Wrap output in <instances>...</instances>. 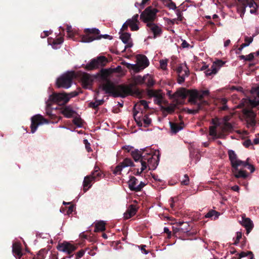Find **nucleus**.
Here are the masks:
<instances>
[{
    "instance_id": "f257e3e1",
    "label": "nucleus",
    "mask_w": 259,
    "mask_h": 259,
    "mask_svg": "<svg viewBox=\"0 0 259 259\" xmlns=\"http://www.w3.org/2000/svg\"><path fill=\"white\" fill-rule=\"evenodd\" d=\"M100 91H104L105 94L114 98H124L128 95L137 94V92L134 90L133 85L131 84L128 85H116L109 79L103 76L99 85V89L96 91V99L99 96Z\"/></svg>"
},
{
    "instance_id": "f03ea898",
    "label": "nucleus",
    "mask_w": 259,
    "mask_h": 259,
    "mask_svg": "<svg viewBox=\"0 0 259 259\" xmlns=\"http://www.w3.org/2000/svg\"><path fill=\"white\" fill-rule=\"evenodd\" d=\"M160 154L159 151L151 153H145L142 159V165L140 171L138 170L137 173L140 175L147 167L149 170H154L157 166L159 160Z\"/></svg>"
},
{
    "instance_id": "7ed1b4c3",
    "label": "nucleus",
    "mask_w": 259,
    "mask_h": 259,
    "mask_svg": "<svg viewBox=\"0 0 259 259\" xmlns=\"http://www.w3.org/2000/svg\"><path fill=\"white\" fill-rule=\"evenodd\" d=\"M136 59L137 64L125 63L126 67L129 69L134 70L135 72H138L148 66L149 62L146 56L138 55Z\"/></svg>"
},
{
    "instance_id": "20e7f679",
    "label": "nucleus",
    "mask_w": 259,
    "mask_h": 259,
    "mask_svg": "<svg viewBox=\"0 0 259 259\" xmlns=\"http://www.w3.org/2000/svg\"><path fill=\"white\" fill-rule=\"evenodd\" d=\"M73 71H68L57 78L56 85L58 88L68 89L72 84L73 79L75 77Z\"/></svg>"
},
{
    "instance_id": "39448f33",
    "label": "nucleus",
    "mask_w": 259,
    "mask_h": 259,
    "mask_svg": "<svg viewBox=\"0 0 259 259\" xmlns=\"http://www.w3.org/2000/svg\"><path fill=\"white\" fill-rule=\"evenodd\" d=\"M195 113L202 109L203 107L208 105V102L204 98L208 97L209 91L206 90H197L195 89Z\"/></svg>"
},
{
    "instance_id": "423d86ee",
    "label": "nucleus",
    "mask_w": 259,
    "mask_h": 259,
    "mask_svg": "<svg viewBox=\"0 0 259 259\" xmlns=\"http://www.w3.org/2000/svg\"><path fill=\"white\" fill-rule=\"evenodd\" d=\"M225 62L221 60L218 59L214 61L211 67L206 69L208 67V66L203 64V66L200 68H198L195 64V70H205L204 73L206 76H210L216 74L220 68L225 64Z\"/></svg>"
},
{
    "instance_id": "0eeeda50",
    "label": "nucleus",
    "mask_w": 259,
    "mask_h": 259,
    "mask_svg": "<svg viewBox=\"0 0 259 259\" xmlns=\"http://www.w3.org/2000/svg\"><path fill=\"white\" fill-rule=\"evenodd\" d=\"M187 97L189 98V102L194 103V90H189L185 88H180L172 94V98L175 100L184 99Z\"/></svg>"
},
{
    "instance_id": "6e6552de",
    "label": "nucleus",
    "mask_w": 259,
    "mask_h": 259,
    "mask_svg": "<svg viewBox=\"0 0 259 259\" xmlns=\"http://www.w3.org/2000/svg\"><path fill=\"white\" fill-rule=\"evenodd\" d=\"M238 107H243L244 109L243 110V113L246 118V121L247 123V126L248 127H253L255 126L256 124L255 121V114L254 112L251 109H248V108H252V107L247 106V105H243L242 104V101L238 105Z\"/></svg>"
},
{
    "instance_id": "1a4fd4ad",
    "label": "nucleus",
    "mask_w": 259,
    "mask_h": 259,
    "mask_svg": "<svg viewBox=\"0 0 259 259\" xmlns=\"http://www.w3.org/2000/svg\"><path fill=\"white\" fill-rule=\"evenodd\" d=\"M86 34L83 35L81 38V42L89 43L95 40L100 39L99 34L100 30L96 28H86L84 30Z\"/></svg>"
},
{
    "instance_id": "9d476101",
    "label": "nucleus",
    "mask_w": 259,
    "mask_h": 259,
    "mask_svg": "<svg viewBox=\"0 0 259 259\" xmlns=\"http://www.w3.org/2000/svg\"><path fill=\"white\" fill-rule=\"evenodd\" d=\"M108 62L107 59L105 56H99L92 59L90 62L85 65V69L92 70L106 65Z\"/></svg>"
},
{
    "instance_id": "9b49d317",
    "label": "nucleus",
    "mask_w": 259,
    "mask_h": 259,
    "mask_svg": "<svg viewBox=\"0 0 259 259\" xmlns=\"http://www.w3.org/2000/svg\"><path fill=\"white\" fill-rule=\"evenodd\" d=\"M157 9L152 7H147L141 14L140 18L145 23H152L156 18Z\"/></svg>"
},
{
    "instance_id": "f8f14e48",
    "label": "nucleus",
    "mask_w": 259,
    "mask_h": 259,
    "mask_svg": "<svg viewBox=\"0 0 259 259\" xmlns=\"http://www.w3.org/2000/svg\"><path fill=\"white\" fill-rule=\"evenodd\" d=\"M99 167H96L95 170L91 175L87 176L84 177L83 186V190L86 192L91 186V182L93 181H95L98 177H101V174L99 171Z\"/></svg>"
},
{
    "instance_id": "ddd939ff",
    "label": "nucleus",
    "mask_w": 259,
    "mask_h": 259,
    "mask_svg": "<svg viewBox=\"0 0 259 259\" xmlns=\"http://www.w3.org/2000/svg\"><path fill=\"white\" fill-rule=\"evenodd\" d=\"M48 101L53 104L56 103L58 104H65L69 101V97L66 93H54L49 96Z\"/></svg>"
},
{
    "instance_id": "4468645a",
    "label": "nucleus",
    "mask_w": 259,
    "mask_h": 259,
    "mask_svg": "<svg viewBox=\"0 0 259 259\" xmlns=\"http://www.w3.org/2000/svg\"><path fill=\"white\" fill-rule=\"evenodd\" d=\"M178 74V83L182 84L184 82L185 78L189 75V70L186 64H180L176 69Z\"/></svg>"
},
{
    "instance_id": "2eb2a0df",
    "label": "nucleus",
    "mask_w": 259,
    "mask_h": 259,
    "mask_svg": "<svg viewBox=\"0 0 259 259\" xmlns=\"http://www.w3.org/2000/svg\"><path fill=\"white\" fill-rule=\"evenodd\" d=\"M31 132L34 133L39 125L49 123V121L40 115L37 114L31 117Z\"/></svg>"
},
{
    "instance_id": "dca6fc26",
    "label": "nucleus",
    "mask_w": 259,
    "mask_h": 259,
    "mask_svg": "<svg viewBox=\"0 0 259 259\" xmlns=\"http://www.w3.org/2000/svg\"><path fill=\"white\" fill-rule=\"evenodd\" d=\"M57 248L60 251L65 252L69 254L76 249V247L69 242L64 241L61 243H59Z\"/></svg>"
},
{
    "instance_id": "f3484780",
    "label": "nucleus",
    "mask_w": 259,
    "mask_h": 259,
    "mask_svg": "<svg viewBox=\"0 0 259 259\" xmlns=\"http://www.w3.org/2000/svg\"><path fill=\"white\" fill-rule=\"evenodd\" d=\"M228 155L232 166L236 170H237V167L241 166V164L244 163V161L237 159V155L234 150H229L228 151Z\"/></svg>"
},
{
    "instance_id": "a211bd4d",
    "label": "nucleus",
    "mask_w": 259,
    "mask_h": 259,
    "mask_svg": "<svg viewBox=\"0 0 259 259\" xmlns=\"http://www.w3.org/2000/svg\"><path fill=\"white\" fill-rule=\"evenodd\" d=\"M134 163L130 158H125L124 160L117 165L113 170V174L115 175H119L123 168L133 166Z\"/></svg>"
},
{
    "instance_id": "6ab92c4d",
    "label": "nucleus",
    "mask_w": 259,
    "mask_h": 259,
    "mask_svg": "<svg viewBox=\"0 0 259 259\" xmlns=\"http://www.w3.org/2000/svg\"><path fill=\"white\" fill-rule=\"evenodd\" d=\"M147 26L148 27V31L151 32L153 34V37L154 38L159 36L162 33V31L161 27L154 23H148Z\"/></svg>"
},
{
    "instance_id": "aec40b11",
    "label": "nucleus",
    "mask_w": 259,
    "mask_h": 259,
    "mask_svg": "<svg viewBox=\"0 0 259 259\" xmlns=\"http://www.w3.org/2000/svg\"><path fill=\"white\" fill-rule=\"evenodd\" d=\"M257 99H251L249 98H243L242 99L243 105H247L252 107H255L259 105V87L256 89Z\"/></svg>"
},
{
    "instance_id": "412c9836",
    "label": "nucleus",
    "mask_w": 259,
    "mask_h": 259,
    "mask_svg": "<svg viewBox=\"0 0 259 259\" xmlns=\"http://www.w3.org/2000/svg\"><path fill=\"white\" fill-rule=\"evenodd\" d=\"M94 77L90 74L84 73L81 75V81L84 88L90 89L92 84Z\"/></svg>"
},
{
    "instance_id": "4be33fe9",
    "label": "nucleus",
    "mask_w": 259,
    "mask_h": 259,
    "mask_svg": "<svg viewBox=\"0 0 259 259\" xmlns=\"http://www.w3.org/2000/svg\"><path fill=\"white\" fill-rule=\"evenodd\" d=\"M212 123L214 126H212L209 127V135L214 138H221L222 135L219 133L218 134L216 130L217 127L220 125L219 120L212 119Z\"/></svg>"
},
{
    "instance_id": "5701e85b",
    "label": "nucleus",
    "mask_w": 259,
    "mask_h": 259,
    "mask_svg": "<svg viewBox=\"0 0 259 259\" xmlns=\"http://www.w3.org/2000/svg\"><path fill=\"white\" fill-rule=\"evenodd\" d=\"M120 38L121 39L122 41L125 44L124 51H125L127 48L132 47L133 44L130 33L127 32L122 33L120 35Z\"/></svg>"
},
{
    "instance_id": "b1692460",
    "label": "nucleus",
    "mask_w": 259,
    "mask_h": 259,
    "mask_svg": "<svg viewBox=\"0 0 259 259\" xmlns=\"http://www.w3.org/2000/svg\"><path fill=\"white\" fill-rule=\"evenodd\" d=\"M138 18L139 15L136 14L134 15L132 18L127 20L128 26L131 28V30L137 31L139 30V27L138 25L139 22L138 20Z\"/></svg>"
},
{
    "instance_id": "393cba45",
    "label": "nucleus",
    "mask_w": 259,
    "mask_h": 259,
    "mask_svg": "<svg viewBox=\"0 0 259 259\" xmlns=\"http://www.w3.org/2000/svg\"><path fill=\"white\" fill-rule=\"evenodd\" d=\"M134 118L139 126H142L144 124V127L148 126L151 123V119L147 115H145L142 120L140 118L137 117V114L134 115Z\"/></svg>"
},
{
    "instance_id": "a878e982",
    "label": "nucleus",
    "mask_w": 259,
    "mask_h": 259,
    "mask_svg": "<svg viewBox=\"0 0 259 259\" xmlns=\"http://www.w3.org/2000/svg\"><path fill=\"white\" fill-rule=\"evenodd\" d=\"M241 224L246 229L247 234L250 232L254 226L253 222L249 218L242 217Z\"/></svg>"
},
{
    "instance_id": "bb28decb",
    "label": "nucleus",
    "mask_w": 259,
    "mask_h": 259,
    "mask_svg": "<svg viewBox=\"0 0 259 259\" xmlns=\"http://www.w3.org/2000/svg\"><path fill=\"white\" fill-rule=\"evenodd\" d=\"M145 151L141 153V152L138 150H135L131 151V155L135 161L140 160L141 164L142 165V159L143 156H145Z\"/></svg>"
},
{
    "instance_id": "cd10ccee",
    "label": "nucleus",
    "mask_w": 259,
    "mask_h": 259,
    "mask_svg": "<svg viewBox=\"0 0 259 259\" xmlns=\"http://www.w3.org/2000/svg\"><path fill=\"white\" fill-rule=\"evenodd\" d=\"M127 183L130 190L136 192L137 186L138 185V179L134 176H131Z\"/></svg>"
},
{
    "instance_id": "c85d7f7f",
    "label": "nucleus",
    "mask_w": 259,
    "mask_h": 259,
    "mask_svg": "<svg viewBox=\"0 0 259 259\" xmlns=\"http://www.w3.org/2000/svg\"><path fill=\"white\" fill-rule=\"evenodd\" d=\"M169 125L170 131L173 134H176L183 128V124L182 123H178L170 121Z\"/></svg>"
},
{
    "instance_id": "c756f323",
    "label": "nucleus",
    "mask_w": 259,
    "mask_h": 259,
    "mask_svg": "<svg viewBox=\"0 0 259 259\" xmlns=\"http://www.w3.org/2000/svg\"><path fill=\"white\" fill-rule=\"evenodd\" d=\"M13 253L14 256L17 258H20L22 255L21 248L20 245L17 243H14L13 245Z\"/></svg>"
},
{
    "instance_id": "7c9ffc66",
    "label": "nucleus",
    "mask_w": 259,
    "mask_h": 259,
    "mask_svg": "<svg viewBox=\"0 0 259 259\" xmlns=\"http://www.w3.org/2000/svg\"><path fill=\"white\" fill-rule=\"evenodd\" d=\"M179 224L180 226L181 233H186L187 236H190V234H193V233H189L190 226L188 222H179Z\"/></svg>"
},
{
    "instance_id": "2f4dec72",
    "label": "nucleus",
    "mask_w": 259,
    "mask_h": 259,
    "mask_svg": "<svg viewBox=\"0 0 259 259\" xmlns=\"http://www.w3.org/2000/svg\"><path fill=\"white\" fill-rule=\"evenodd\" d=\"M137 211L136 208L133 205H130L127 211L124 213V218L126 220L134 216Z\"/></svg>"
},
{
    "instance_id": "473e14b6",
    "label": "nucleus",
    "mask_w": 259,
    "mask_h": 259,
    "mask_svg": "<svg viewBox=\"0 0 259 259\" xmlns=\"http://www.w3.org/2000/svg\"><path fill=\"white\" fill-rule=\"evenodd\" d=\"M147 93L149 97H154V98L162 97L161 91L160 90H154L148 89Z\"/></svg>"
},
{
    "instance_id": "72a5a7b5",
    "label": "nucleus",
    "mask_w": 259,
    "mask_h": 259,
    "mask_svg": "<svg viewBox=\"0 0 259 259\" xmlns=\"http://www.w3.org/2000/svg\"><path fill=\"white\" fill-rule=\"evenodd\" d=\"M61 112L67 118L71 117L75 113V111L69 106L65 107Z\"/></svg>"
},
{
    "instance_id": "f704fd0d",
    "label": "nucleus",
    "mask_w": 259,
    "mask_h": 259,
    "mask_svg": "<svg viewBox=\"0 0 259 259\" xmlns=\"http://www.w3.org/2000/svg\"><path fill=\"white\" fill-rule=\"evenodd\" d=\"M144 84L149 88L152 87L155 84L153 76L149 74L145 75Z\"/></svg>"
},
{
    "instance_id": "c9c22d12",
    "label": "nucleus",
    "mask_w": 259,
    "mask_h": 259,
    "mask_svg": "<svg viewBox=\"0 0 259 259\" xmlns=\"http://www.w3.org/2000/svg\"><path fill=\"white\" fill-rule=\"evenodd\" d=\"M106 223L103 221H98L95 223V232L103 231L105 230Z\"/></svg>"
},
{
    "instance_id": "e433bc0d",
    "label": "nucleus",
    "mask_w": 259,
    "mask_h": 259,
    "mask_svg": "<svg viewBox=\"0 0 259 259\" xmlns=\"http://www.w3.org/2000/svg\"><path fill=\"white\" fill-rule=\"evenodd\" d=\"M253 37H248L246 36L245 37V43L242 44L238 49V51L240 52L243 49V48L248 47L253 41Z\"/></svg>"
},
{
    "instance_id": "4c0bfd02",
    "label": "nucleus",
    "mask_w": 259,
    "mask_h": 259,
    "mask_svg": "<svg viewBox=\"0 0 259 259\" xmlns=\"http://www.w3.org/2000/svg\"><path fill=\"white\" fill-rule=\"evenodd\" d=\"M220 215V213L218 211L213 210H210L205 215V218H211L212 220H215L219 218Z\"/></svg>"
},
{
    "instance_id": "58836bf2",
    "label": "nucleus",
    "mask_w": 259,
    "mask_h": 259,
    "mask_svg": "<svg viewBox=\"0 0 259 259\" xmlns=\"http://www.w3.org/2000/svg\"><path fill=\"white\" fill-rule=\"evenodd\" d=\"M239 259H252L253 255L251 251H242L239 253Z\"/></svg>"
},
{
    "instance_id": "ea45409f",
    "label": "nucleus",
    "mask_w": 259,
    "mask_h": 259,
    "mask_svg": "<svg viewBox=\"0 0 259 259\" xmlns=\"http://www.w3.org/2000/svg\"><path fill=\"white\" fill-rule=\"evenodd\" d=\"M234 176L236 178H242L245 179L248 177V174L244 170H238V168L237 170L235 169H234Z\"/></svg>"
},
{
    "instance_id": "a19ab883",
    "label": "nucleus",
    "mask_w": 259,
    "mask_h": 259,
    "mask_svg": "<svg viewBox=\"0 0 259 259\" xmlns=\"http://www.w3.org/2000/svg\"><path fill=\"white\" fill-rule=\"evenodd\" d=\"M223 132L231 131L233 130V125L228 122H225V123L220 125Z\"/></svg>"
},
{
    "instance_id": "79ce46f5",
    "label": "nucleus",
    "mask_w": 259,
    "mask_h": 259,
    "mask_svg": "<svg viewBox=\"0 0 259 259\" xmlns=\"http://www.w3.org/2000/svg\"><path fill=\"white\" fill-rule=\"evenodd\" d=\"M246 4H242L240 3L237 6V12L240 14V16L242 18L246 12Z\"/></svg>"
},
{
    "instance_id": "37998d69",
    "label": "nucleus",
    "mask_w": 259,
    "mask_h": 259,
    "mask_svg": "<svg viewBox=\"0 0 259 259\" xmlns=\"http://www.w3.org/2000/svg\"><path fill=\"white\" fill-rule=\"evenodd\" d=\"M104 102V99H102L100 100L96 99L95 102H90L89 103V107H92L94 109H96L99 105L103 104Z\"/></svg>"
},
{
    "instance_id": "c03bdc74",
    "label": "nucleus",
    "mask_w": 259,
    "mask_h": 259,
    "mask_svg": "<svg viewBox=\"0 0 259 259\" xmlns=\"http://www.w3.org/2000/svg\"><path fill=\"white\" fill-rule=\"evenodd\" d=\"M46 113L50 116H52L54 115L53 113V108H51V106L52 104L50 102V101L47 100L46 101Z\"/></svg>"
},
{
    "instance_id": "a18cd8bd",
    "label": "nucleus",
    "mask_w": 259,
    "mask_h": 259,
    "mask_svg": "<svg viewBox=\"0 0 259 259\" xmlns=\"http://www.w3.org/2000/svg\"><path fill=\"white\" fill-rule=\"evenodd\" d=\"M134 82L136 84H142L144 82V75L142 77L140 75L134 77Z\"/></svg>"
},
{
    "instance_id": "49530a36",
    "label": "nucleus",
    "mask_w": 259,
    "mask_h": 259,
    "mask_svg": "<svg viewBox=\"0 0 259 259\" xmlns=\"http://www.w3.org/2000/svg\"><path fill=\"white\" fill-rule=\"evenodd\" d=\"M244 164H241V166L246 167L250 171L251 173H252L255 170V168L252 164H249L247 161H244Z\"/></svg>"
},
{
    "instance_id": "de8ad7c7",
    "label": "nucleus",
    "mask_w": 259,
    "mask_h": 259,
    "mask_svg": "<svg viewBox=\"0 0 259 259\" xmlns=\"http://www.w3.org/2000/svg\"><path fill=\"white\" fill-rule=\"evenodd\" d=\"M160 67L162 70H166L167 65V60L166 59H162L160 60L159 61Z\"/></svg>"
},
{
    "instance_id": "09e8293b",
    "label": "nucleus",
    "mask_w": 259,
    "mask_h": 259,
    "mask_svg": "<svg viewBox=\"0 0 259 259\" xmlns=\"http://www.w3.org/2000/svg\"><path fill=\"white\" fill-rule=\"evenodd\" d=\"M166 2V5L169 9L175 10L177 8L176 4L171 0H165Z\"/></svg>"
},
{
    "instance_id": "8fccbe9b",
    "label": "nucleus",
    "mask_w": 259,
    "mask_h": 259,
    "mask_svg": "<svg viewBox=\"0 0 259 259\" xmlns=\"http://www.w3.org/2000/svg\"><path fill=\"white\" fill-rule=\"evenodd\" d=\"M246 7H248L250 8L257 9L258 8L257 4L253 1L248 2L247 0V2L246 3Z\"/></svg>"
},
{
    "instance_id": "3c124183",
    "label": "nucleus",
    "mask_w": 259,
    "mask_h": 259,
    "mask_svg": "<svg viewBox=\"0 0 259 259\" xmlns=\"http://www.w3.org/2000/svg\"><path fill=\"white\" fill-rule=\"evenodd\" d=\"M195 241H196V244L200 246H202L204 248L207 249V246H206V243H205L201 238H197L195 237Z\"/></svg>"
},
{
    "instance_id": "603ef678",
    "label": "nucleus",
    "mask_w": 259,
    "mask_h": 259,
    "mask_svg": "<svg viewBox=\"0 0 259 259\" xmlns=\"http://www.w3.org/2000/svg\"><path fill=\"white\" fill-rule=\"evenodd\" d=\"M172 231L174 234H177L178 233H181V230H180V226L179 223L176 225V226L172 227Z\"/></svg>"
},
{
    "instance_id": "864d4df0",
    "label": "nucleus",
    "mask_w": 259,
    "mask_h": 259,
    "mask_svg": "<svg viewBox=\"0 0 259 259\" xmlns=\"http://www.w3.org/2000/svg\"><path fill=\"white\" fill-rule=\"evenodd\" d=\"M73 122L74 124L76 125L78 127H81V119L78 117H76L73 119Z\"/></svg>"
},
{
    "instance_id": "5fc2aeb1",
    "label": "nucleus",
    "mask_w": 259,
    "mask_h": 259,
    "mask_svg": "<svg viewBox=\"0 0 259 259\" xmlns=\"http://www.w3.org/2000/svg\"><path fill=\"white\" fill-rule=\"evenodd\" d=\"M145 185L146 184L144 182H141L139 184H138V185L137 186L136 192H139L141 191V190L145 186Z\"/></svg>"
},
{
    "instance_id": "6e6d98bb",
    "label": "nucleus",
    "mask_w": 259,
    "mask_h": 259,
    "mask_svg": "<svg viewBox=\"0 0 259 259\" xmlns=\"http://www.w3.org/2000/svg\"><path fill=\"white\" fill-rule=\"evenodd\" d=\"M242 237V233L240 232H237L236 233V239L234 242L235 244H237L238 242L239 241L240 239Z\"/></svg>"
},
{
    "instance_id": "4d7b16f0",
    "label": "nucleus",
    "mask_w": 259,
    "mask_h": 259,
    "mask_svg": "<svg viewBox=\"0 0 259 259\" xmlns=\"http://www.w3.org/2000/svg\"><path fill=\"white\" fill-rule=\"evenodd\" d=\"M139 104L140 105L143 106L144 109H147L149 107L148 102L145 100H140L139 102Z\"/></svg>"
},
{
    "instance_id": "13d9d810",
    "label": "nucleus",
    "mask_w": 259,
    "mask_h": 259,
    "mask_svg": "<svg viewBox=\"0 0 259 259\" xmlns=\"http://www.w3.org/2000/svg\"><path fill=\"white\" fill-rule=\"evenodd\" d=\"M85 251L83 250H80L77 252L76 254V259H79V258L83 256L84 254Z\"/></svg>"
},
{
    "instance_id": "bf43d9fd",
    "label": "nucleus",
    "mask_w": 259,
    "mask_h": 259,
    "mask_svg": "<svg viewBox=\"0 0 259 259\" xmlns=\"http://www.w3.org/2000/svg\"><path fill=\"white\" fill-rule=\"evenodd\" d=\"M189 181V177L187 175L184 176V179L181 181L182 184L187 185L188 184Z\"/></svg>"
},
{
    "instance_id": "052dcab7",
    "label": "nucleus",
    "mask_w": 259,
    "mask_h": 259,
    "mask_svg": "<svg viewBox=\"0 0 259 259\" xmlns=\"http://www.w3.org/2000/svg\"><path fill=\"white\" fill-rule=\"evenodd\" d=\"M227 102V100L226 98H222V103L223 104V106L222 107V110H226L228 108V106L226 105Z\"/></svg>"
},
{
    "instance_id": "680f3d73",
    "label": "nucleus",
    "mask_w": 259,
    "mask_h": 259,
    "mask_svg": "<svg viewBox=\"0 0 259 259\" xmlns=\"http://www.w3.org/2000/svg\"><path fill=\"white\" fill-rule=\"evenodd\" d=\"M99 36L100 37V39H101V38H105V39H112V37L111 36V35H109L108 34H103V35H101V34H100V33L99 34Z\"/></svg>"
},
{
    "instance_id": "e2e57ef3",
    "label": "nucleus",
    "mask_w": 259,
    "mask_h": 259,
    "mask_svg": "<svg viewBox=\"0 0 259 259\" xmlns=\"http://www.w3.org/2000/svg\"><path fill=\"white\" fill-rule=\"evenodd\" d=\"M182 47L183 48H188L189 47L190 48H193V46H190L186 40H184L182 43Z\"/></svg>"
},
{
    "instance_id": "0e129e2a",
    "label": "nucleus",
    "mask_w": 259,
    "mask_h": 259,
    "mask_svg": "<svg viewBox=\"0 0 259 259\" xmlns=\"http://www.w3.org/2000/svg\"><path fill=\"white\" fill-rule=\"evenodd\" d=\"M165 110L168 112V113H172L175 110V107L174 106H168L165 108Z\"/></svg>"
},
{
    "instance_id": "69168bd1",
    "label": "nucleus",
    "mask_w": 259,
    "mask_h": 259,
    "mask_svg": "<svg viewBox=\"0 0 259 259\" xmlns=\"http://www.w3.org/2000/svg\"><path fill=\"white\" fill-rule=\"evenodd\" d=\"M78 95V93L76 92H71L69 94H67V96L69 97V100L70 98L74 97Z\"/></svg>"
},
{
    "instance_id": "338daca9",
    "label": "nucleus",
    "mask_w": 259,
    "mask_h": 259,
    "mask_svg": "<svg viewBox=\"0 0 259 259\" xmlns=\"http://www.w3.org/2000/svg\"><path fill=\"white\" fill-rule=\"evenodd\" d=\"M254 53H250L249 55H246V57H247V61H251L254 58Z\"/></svg>"
},
{
    "instance_id": "774afa93",
    "label": "nucleus",
    "mask_w": 259,
    "mask_h": 259,
    "mask_svg": "<svg viewBox=\"0 0 259 259\" xmlns=\"http://www.w3.org/2000/svg\"><path fill=\"white\" fill-rule=\"evenodd\" d=\"M162 97H159V98H155L154 99V102L157 104V105H160L161 104V102H162Z\"/></svg>"
}]
</instances>
